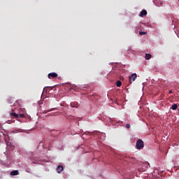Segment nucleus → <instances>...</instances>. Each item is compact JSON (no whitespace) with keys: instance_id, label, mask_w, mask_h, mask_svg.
<instances>
[{"instance_id":"1","label":"nucleus","mask_w":179,"mask_h":179,"mask_svg":"<svg viewBox=\"0 0 179 179\" xmlns=\"http://www.w3.org/2000/svg\"><path fill=\"white\" fill-rule=\"evenodd\" d=\"M136 147L138 150H141V149L144 148L145 144L143 143V141H142V139H138L136 143Z\"/></svg>"},{"instance_id":"2","label":"nucleus","mask_w":179,"mask_h":179,"mask_svg":"<svg viewBox=\"0 0 179 179\" xmlns=\"http://www.w3.org/2000/svg\"><path fill=\"white\" fill-rule=\"evenodd\" d=\"M10 117H13L15 120L18 118H24V114H16V113H10Z\"/></svg>"},{"instance_id":"3","label":"nucleus","mask_w":179,"mask_h":179,"mask_svg":"<svg viewBox=\"0 0 179 179\" xmlns=\"http://www.w3.org/2000/svg\"><path fill=\"white\" fill-rule=\"evenodd\" d=\"M136 78H138V76L136 73L131 75L130 77H129V83H132V82H135L136 80Z\"/></svg>"},{"instance_id":"4","label":"nucleus","mask_w":179,"mask_h":179,"mask_svg":"<svg viewBox=\"0 0 179 179\" xmlns=\"http://www.w3.org/2000/svg\"><path fill=\"white\" fill-rule=\"evenodd\" d=\"M48 79H54L55 78H58V74L57 73H50L48 75Z\"/></svg>"},{"instance_id":"5","label":"nucleus","mask_w":179,"mask_h":179,"mask_svg":"<svg viewBox=\"0 0 179 179\" xmlns=\"http://www.w3.org/2000/svg\"><path fill=\"white\" fill-rule=\"evenodd\" d=\"M57 173H58L59 174V173H61L62 171H64V166L59 165L57 167Z\"/></svg>"},{"instance_id":"6","label":"nucleus","mask_w":179,"mask_h":179,"mask_svg":"<svg viewBox=\"0 0 179 179\" xmlns=\"http://www.w3.org/2000/svg\"><path fill=\"white\" fill-rule=\"evenodd\" d=\"M146 15H148V11H146V10H143L141 11L139 16L143 17V16H146Z\"/></svg>"},{"instance_id":"7","label":"nucleus","mask_w":179,"mask_h":179,"mask_svg":"<svg viewBox=\"0 0 179 179\" xmlns=\"http://www.w3.org/2000/svg\"><path fill=\"white\" fill-rule=\"evenodd\" d=\"M177 108H178V106L177 105V103H173L171 107V110H177Z\"/></svg>"},{"instance_id":"8","label":"nucleus","mask_w":179,"mask_h":179,"mask_svg":"<svg viewBox=\"0 0 179 179\" xmlns=\"http://www.w3.org/2000/svg\"><path fill=\"white\" fill-rule=\"evenodd\" d=\"M19 174V171H13L10 172V176H18Z\"/></svg>"},{"instance_id":"9","label":"nucleus","mask_w":179,"mask_h":179,"mask_svg":"<svg viewBox=\"0 0 179 179\" xmlns=\"http://www.w3.org/2000/svg\"><path fill=\"white\" fill-rule=\"evenodd\" d=\"M121 85H122V83H121L120 80H117V83H116V86L117 87H121Z\"/></svg>"},{"instance_id":"10","label":"nucleus","mask_w":179,"mask_h":179,"mask_svg":"<svg viewBox=\"0 0 179 179\" xmlns=\"http://www.w3.org/2000/svg\"><path fill=\"white\" fill-rule=\"evenodd\" d=\"M152 58V55L150 54H145V59H150Z\"/></svg>"},{"instance_id":"11","label":"nucleus","mask_w":179,"mask_h":179,"mask_svg":"<svg viewBox=\"0 0 179 179\" xmlns=\"http://www.w3.org/2000/svg\"><path fill=\"white\" fill-rule=\"evenodd\" d=\"M54 110H55V108H52V109H50L48 110H44L43 113L47 114L48 113H50V111H54Z\"/></svg>"},{"instance_id":"12","label":"nucleus","mask_w":179,"mask_h":179,"mask_svg":"<svg viewBox=\"0 0 179 179\" xmlns=\"http://www.w3.org/2000/svg\"><path fill=\"white\" fill-rule=\"evenodd\" d=\"M17 132H23V130H22V129L15 130L13 134H17Z\"/></svg>"},{"instance_id":"13","label":"nucleus","mask_w":179,"mask_h":179,"mask_svg":"<svg viewBox=\"0 0 179 179\" xmlns=\"http://www.w3.org/2000/svg\"><path fill=\"white\" fill-rule=\"evenodd\" d=\"M139 34L140 36H143L144 34H146V32L139 31Z\"/></svg>"},{"instance_id":"14","label":"nucleus","mask_w":179,"mask_h":179,"mask_svg":"<svg viewBox=\"0 0 179 179\" xmlns=\"http://www.w3.org/2000/svg\"><path fill=\"white\" fill-rule=\"evenodd\" d=\"M126 128H127V129H129V128H131V124H126Z\"/></svg>"},{"instance_id":"15","label":"nucleus","mask_w":179,"mask_h":179,"mask_svg":"<svg viewBox=\"0 0 179 179\" xmlns=\"http://www.w3.org/2000/svg\"><path fill=\"white\" fill-rule=\"evenodd\" d=\"M146 164H148L147 169H150V164H149L148 162H147Z\"/></svg>"},{"instance_id":"16","label":"nucleus","mask_w":179,"mask_h":179,"mask_svg":"<svg viewBox=\"0 0 179 179\" xmlns=\"http://www.w3.org/2000/svg\"><path fill=\"white\" fill-rule=\"evenodd\" d=\"M0 135H5V133H3V131H0Z\"/></svg>"},{"instance_id":"17","label":"nucleus","mask_w":179,"mask_h":179,"mask_svg":"<svg viewBox=\"0 0 179 179\" xmlns=\"http://www.w3.org/2000/svg\"><path fill=\"white\" fill-rule=\"evenodd\" d=\"M171 93H173V91H172V90H170V91L169 92V94H171Z\"/></svg>"},{"instance_id":"18","label":"nucleus","mask_w":179,"mask_h":179,"mask_svg":"<svg viewBox=\"0 0 179 179\" xmlns=\"http://www.w3.org/2000/svg\"><path fill=\"white\" fill-rule=\"evenodd\" d=\"M71 107L75 108V106H73V103H71Z\"/></svg>"},{"instance_id":"19","label":"nucleus","mask_w":179,"mask_h":179,"mask_svg":"<svg viewBox=\"0 0 179 179\" xmlns=\"http://www.w3.org/2000/svg\"><path fill=\"white\" fill-rule=\"evenodd\" d=\"M155 1H156V0H152V2L155 3Z\"/></svg>"},{"instance_id":"20","label":"nucleus","mask_w":179,"mask_h":179,"mask_svg":"<svg viewBox=\"0 0 179 179\" xmlns=\"http://www.w3.org/2000/svg\"><path fill=\"white\" fill-rule=\"evenodd\" d=\"M0 128H1V123H0Z\"/></svg>"}]
</instances>
